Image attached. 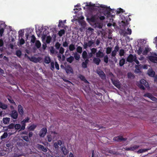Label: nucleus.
I'll return each mask as SVG.
<instances>
[{"label":"nucleus","instance_id":"obj_1","mask_svg":"<svg viewBox=\"0 0 157 157\" xmlns=\"http://www.w3.org/2000/svg\"><path fill=\"white\" fill-rule=\"evenodd\" d=\"M100 7L104 9H106L105 10H104L103 13L104 15L106 16L107 17H110L111 12H112L113 10L110 8L109 7L107 8L106 6L105 5H101L100 6Z\"/></svg>","mask_w":157,"mask_h":157},{"label":"nucleus","instance_id":"obj_2","mask_svg":"<svg viewBox=\"0 0 157 157\" xmlns=\"http://www.w3.org/2000/svg\"><path fill=\"white\" fill-rule=\"evenodd\" d=\"M143 85L146 87H149V84L148 82L144 79H142L140 80L138 86L140 89L144 90L145 88Z\"/></svg>","mask_w":157,"mask_h":157},{"label":"nucleus","instance_id":"obj_3","mask_svg":"<svg viewBox=\"0 0 157 157\" xmlns=\"http://www.w3.org/2000/svg\"><path fill=\"white\" fill-rule=\"evenodd\" d=\"M110 79L113 84L118 89H120L121 87V84L120 81L118 79H114L111 78Z\"/></svg>","mask_w":157,"mask_h":157},{"label":"nucleus","instance_id":"obj_4","mask_svg":"<svg viewBox=\"0 0 157 157\" xmlns=\"http://www.w3.org/2000/svg\"><path fill=\"white\" fill-rule=\"evenodd\" d=\"M65 70L66 73L68 74H74V71L70 65H67L65 66Z\"/></svg>","mask_w":157,"mask_h":157},{"label":"nucleus","instance_id":"obj_5","mask_svg":"<svg viewBox=\"0 0 157 157\" xmlns=\"http://www.w3.org/2000/svg\"><path fill=\"white\" fill-rule=\"evenodd\" d=\"M98 17H99L97 15H92L90 17L88 18L87 19L91 22L95 23L97 22Z\"/></svg>","mask_w":157,"mask_h":157},{"label":"nucleus","instance_id":"obj_6","mask_svg":"<svg viewBox=\"0 0 157 157\" xmlns=\"http://www.w3.org/2000/svg\"><path fill=\"white\" fill-rule=\"evenodd\" d=\"M121 18L123 21H122V22L123 23L124 25L125 26L128 25L129 23L128 22L130 21L131 19L129 17V16H128V17H121Z\"/></svg>","mask_w":157,"mask_h":157},{"label":"nucleus","instance_id":"obj_7","mask_svg":"<svg viewBox=\"0 0 157 157\" xmlns=\"http://www.w3.org/2000/svg\"><path fill=\"white\" fill-rule=\"evenodd\" d=\"M47 131V129L46 128H42L40 130L39 135L41 137H44L45 136Z\"/></svg>","mask_w":157,"mask_h":157},{"label":"nucleus","instance_id":"obj_8","mask_svg":"<svg viewBox=\"0 0 157 157\" xmlns=\"http://www.w3.org/2000/svg\"><path fill=\"white\" fill-rule=\"evenodd\" d=\"M11 117L14 119H17L18 116V114L17 111L16 110H13L11 111L10 113Z\"/></svg>","mask_w":157,"mask_h":157},{"label":"nucleus","instance_id":"obj_9","mask_svg":"<svg viewBox=\"0 0 157 157\" xmlns=\"http://www.w3.org/2000/svg\"><path fill=\"white\" fill-rule=\"evenodd\" d=\"M113 140L115 141L121 142L123 141H125L126 140V138H124L121 136H118L114 137Z\"/></svg>","mask_w":157,"mask_h":157},{"label":"nucleus","instance_id":"obj_10","mask_svg":"<svg viewBox=\"0 0 157 157\" xmlns=\"http://www.w3.org/2000/svg\"><path fill=\"white\" fill-rule=\"evenodd\" d=\"M18 111L20 115L22 117L24 114V111L23 107L21 105H19L17 106Z\"/></svg>","mask_w":157,"mask_h":157},{"label":"nucleus","instance_id":"obj_11","mask_svg":"<svg viewBox=\"0 0 157 157\" xmlns=\"http://www.w3.org/2000/svg\"><path fill=\"white\" fill-rule=\"evenodd\" d=\"M135 56H134L132 54H130L127 58L126 61L129 63H132L134 61Z\"/></svg>","mask_w":157,"mask_h":157},{"label":"nucleus","instance_id":"obj_12","mask_svg":"<svg viewBox=\"0 0 157 157\" xmlns=\"http://www.w3.org/2000/svg\"><path fill=\"white\" fill-rule=\"evenodd\" d=\"M105 55L103 52L101 50H100L96 53V57L99 58H101L104 57Z\"/></svg>","mask_w":157,"mask_h":157},{"label":"nucleus","instance_id":"obj_13","mask_svg":"<svg viewBox=\"0 0 157 157\" xmlns=\"http://www.w3.org/2000/svg\"><path fill=\"white\" fill-rule=\"evenodd\" d=\"M36 147L38 149L40 150L43 152H46L47 151V148L42 145L37 144Z\"/></svg>","mask_w":157,"mask_h":157},{"label":"nucleus","instance_id":"obj_14","mask_svg":"<svg viewBox=\"0 0 157 157\" xmlns=\"http://www.w3.org/2000/svg\"><path fill=\"white\" fill-rule=\"evenodd\" d=\"M97 73L102 79L105 78L106 76L104 73L102 71H97Z\"/></svg>","mask_w":157,"mask_h":157},{"label":"nucleus","instance_id":"obj_15","mask_svg":"<svg viewBox=\"0 0 157 157\" xmlns=\"http://www.w3.org/2000/svg\"><path fill=\"white\" fill-rule=\"evenodd\" d=\"M60 149L62 153L64 155H66L68 153V150L65 146H61Z\"/></svg>","mask_w":157,"mask_h":157},{"label":"nucleus","instance_id":"obj_16","mask_svg":"<svg viewBox=\"0 0 157 157\" xmlns=\"http://www.w3.org/2000/svg\"><path fill=\"white\" fill-rule=\"evenodd\" d=\"M139 147V145H135L132 147L127 148L126 149L127 151H133L137 149Z\"/></svg>","mask_w":157,"mask_h":157},{"label":"nucleus","instance_id":"obj_17","mask_svg":"<svg viewBox=\"0 0 157 157\" xmlns=\"http://www.w3.org/2000/svg\"><path fill=\"white\" fill-rule=\"evenodd\" d=\"M101 60L99 58H94L93 59V62L97 65H99Z\"/></svg>","mask_w":157,"mask_h":157},{"label":"nucleus","instance_id":"obj_18","mask_svg":"<svg viewBox=\"0 0 157 157\" xmlns=\"http://www.w3.org/2000/svg\"><path fill=\"white\" fill-rule=\"evenodd\" d=\"M37 127V125L34 124H32L31 125L28 127V130L29 131H33Z\"/></svg>","mask_w":157,"mask_h":157},{"label":"nucleus","instance_id":"obj_19","mask_svg":"<svg viewBox=\"0 0 157 157\" xmlns=\"http://www.w3.org/2000/svg\"><path fill=\"white\" fill-rule=\"evenodd\" d=\"M41 59V58L40 57H38L36 58L34 57H33L31 58V60L34 63H37L39 62Z\"/></svg>","mask_w":157,"mask_h":157},{"label":"nucleus","instance_id":"obj_20","mask_svg":"<svg viewBox=\"0 0 157 157\" xmlns=\"http://www.w3.org/2000/svg\"><path fill=\"white\" fill-rule=\"evenodd\" d=\"M149 59L152 62L157 63V57L151 56H149Z\"/></svg>","mask_w":157,"mask_h":157},{"label":"nucleus","instance_id":"obj_21","mask_svg":"<svg viewBox=\"0 0 157 157\" xmlns=\"http://www.w3.org/2000/svg\"><path fill=\"white\" fill-rule=\"evenodd\" d=\"M78 22L83 29H84L86 25V22L83 20H78Z\"/></svg>","mask_w":157,"mask_h":157},{"label":"nucleus","instance_id":"obj_22","mask_svg":"<svg viewBox=\"0 0 157 157\" xmlns=\"http://www.w3.org/2000/svg\"><path fill=\"white\" fill-rule=\"evenodd\" d=\"M148 74L150 77H154L155 75V72L152 70H149L148 71Z\"/></svg>","mask_w":157,"mask_h":157},{"label":"nucleus","instance_id":"obj_23","mask_svg":"<svg viewBox=\"0 0 157 157\" xmlns=\"http://www.w3.org/2000/svg\"><path fill=\"white\" fill-rule=\"evenodd\" d=\"M79 78L82 81H83L84 82L88 83H89V82L86 79L85 77L82 75H80L79 76Z\"/></svg>","mask_w":157,"mask_h":157},{"label":"nucleus","instance_id":"obj_24","mask_svg":"<svg viewBox=\"0 0 157 157\" xmlns=\"http://www.w3.org/2000/svg\"><path fill=\"white\" fill-rule=\"evenodd\" d=\"M74 57L76 60H79L80 58V55L77 52H75L74 54Z\"/></svg>","mask_w":157,"mask_h":157},{"label":"nucleus","instance_id":"obj_25","mask_svg":"<svg viewBox=\"0 0 157 157\" xmlns=\"http://www.w3.org/2000/svg\"><path fill=\"white\" fill-rule=\"evenodd\" d=\"M125 63V59L123 58H122L119 60V65L121 67H122L124 65Z\"/></svg>","mask_w":157,"mask_h":157},{"label":"nucleus","instance_id":"obj_26","mask_svg":"<svg viewBox=\"0 0 157 157\" xmlns=\"http://www.w3.org/2000/svg\"><path fill=\"white\" fill-rule=\"evenodd\" d=\"M10 119L8 117H4L3 118V123L5 124H7L9 123L10 121Z\"/></svg>","mask_w":157,"mask_h":157},{"label":"nucleus","instance_id":"obj_27","mask_svg":"<svg viewBox=\"0 0 157 157\" xmlns=\"http://www.w3.org/2000/svg\"><path fill=\"white\" fill-rule=\"evenodd\" d=\"M44 62L46 64H49L51 62V59L48 56H45L44 59Z\"/></svg>","mask_w":157,"mask_h":157},{"label":"nucleus","instance_id":"obj_28","mask_svg":"<svg viewBox=\"0 0 157 157\" xmlns=\"http://www.w3.org/2000/svg\"><path fill=\"white\" fill-rule=\"evenodd\" d=\"M74 57L72 56H70L67 59V61L70 63H71L74 60Z\"/></svg>","mask_w":157,"mask_h":157},{"label":"nucleus","instance_id":"obj_29","mask_svg":"<svg viewBox=\"0 0 157 157\" xmlns=\"http://www.w3.org/2000/svg\"><path fill=\"white\" fill-rule=\"evenodd\" d=\"M27 30V33L25 35V36L27 39L28 38L29 34H32L33 32V31L30 29H28Z\"/></svg>","mask_w":157,"mask_h":157},{"label":"nucleus","instance_id":"obj_30","mask_svg":"<svg viewBox=\"0 0 157 157\" xmlns=\"http://www.w3.org/2000/svg\"><path fill=\"white\" fill-rule=\"evenodd\" d=\"M7 108V105L2 102H0V108L2 109H6Z\"/></svg>","mask_w":157,"mask_h":157},{"label":"nucleus","instance_id":"obj_31","mask_svg":"<svg viewBox=\"0 0 157 157\" xmlns=\"http://www.w3.org/2000/svg\"><path fill=\"white\" fill-rule=\"evenodd\" d=\"M35 46L37 48H40L41 46V43L39 40H37L35 42Z\"/></svg>","mask_w":157,"mask_h":157},{"label":"nucleus","instance_id":"obj_32","mask_svg":"<svg viewBox=\"0 0 157 157\" xmlns=\"http://www.w3.org/2000/svg\"><path fill=\"white\" fill-rule=\"evenodd\" d=\"M112 47H108L106 48V53L107 54H110L112 51Z\"/></svg>","mask_w":157,"mask_h":157},{"label":"nucleus","instance_id":"obj_33","mask_svg":"<svg viewBox=\"0 0 157 157\" xmlns=\"http://www.w3.org/2000/svg\"><path fill=\"white\" fill-rule=\"evenodd\" d=\"M82 56V58L84 59L87 58H89L87 57V52L85 51L83 52Z\"/></svg>","mask_w":157,"mask_h":157},{"label":"nucleus","instance_id":"obj_34","mask_svg":"<svg viewBox=\"0 0 157 157\" xmlns=\"http://www.w3.org/2000/svg\"><path fill=\"white\" fill-rule=\"evenodd\" d=\"M76 51L78 53H81L82 51V48L80 46H78L76 48Z\"/></svg>","mask_w":157,"mask_h":157},{"label":"nucleus","instance_id":"obj_35","mask_svg":"<svg viewBox=\"0 0 157 157\" xmlns=\"http://www.w3.org/2000/svg\"><path fill=\"white\" fill-rule=\"evenodd\" d=\"M65 31L64 29H63L60 30L58 32V35L60 37L62 36L63 35L65 34Z\"/></svg>","mask_w":157,"mask_h":157},{"label":"nucleus","instance_id":"obj_36","mask_svg":"<svg viewBox=\"0 0 157 157\" xmlns=\"http://www.w3.org/2000/svg\"><path fill=\"white\" fill-rule=\"evenodd\" d=\"M24 30L21 29L18 32L19 37H23L24 35Z\"/></svg>","mask_w":157,"mask_h":157},{"label":"nucleus","instance_id":"obj_37","mask_svg":"<svg viewBox=\"0 0 157 157\" xmlns=\"http://www.w3.org/2000/svg\"><path fill=\"white\" fill-rule=\"evenodd\" d=\"M75 47L74 44H71L69 46V49L70 51H73L75 49Z\"/></svg>","mask_w":157,"mask_h":157},{"label":"nucleus","instance_id":"obj_38","mask_svg":"<svg viewBox=\"0 0 157 157\" xmlns=\"http://www.w3.org/2000/svg\"><path fill=\"white\" fill-rule=\"evenodd\" d=\"M116 12L117 14H119L121 13H123L124 12V10L121 8H119L116 11Z\"/></svg>","mask_w":157,"mask_h":157},{"label":"nucleus","instance_id":"obj_39","mask_svg":"<svg viewBox=\"0 0 157 157\" xmlns=\"http://www.w3.org/2000/svg\"><path fill=\"white\" fill-rule=\"evenodd\" d=\"M125 53L124 50L123 49H121L119 51V55L120 56H122L124 55Z\"/></svg>","mask_w":157,"mask_h":157},{"label":"nucleus","instance_id":"obj_40","mask_svg":"<svg viewBox=\"0 0 157 157\" xmlns=\"http://www.w3.org/2000/svg\"><path fill=\"white\" fill-rule=\"evenodd\" d=\"M8 136V134L6 132H5L1 136V138L2 140L5 139Z\"/></svg>","mask_w":157,"mask_h":157},{"label":"nucleus","instance_id":"obj_41","mask_svg":"<svg viewBox=\"0 0 157 157\" xmlns=\"http://www.w3.org/2000/svg\"><path fill=\"white\" fill-rule=\"evenodd\" d=\"M36 38L35 36L33 35H32L31 37V42L33 44L34 43L36 42Z\"/></svg>","mask_w":157,"mask_h":157},{"label":"nucleus","instance_id":"obj_42","mask_svg":"<svg viewBox=\"0 0 157 157\" xmlns=\"http://www.w3.org/2000/svg\"><path fill=\"white\" fill-rule=\"evenodd\" d=\"M152 95L150 93H147L146 94H145L144 95V97H147L149 98H150V99L152 97Z\"/></svg>","mask_w":157,"mask_h":157},{"label":"nucleus","instance_id":"obj_43","mask_svg":"<svg viewBox=\"0 0 157 157\" xmlns=\"http://www.w3.org/2000/svg\"><path fill=\"white\" fill-rule=\"evenodd\" d=\"M103 57L104 62L106 63H108V56L107 55L105 56L104 55Z\"/></svg>","mask_w":157,"mask_h":157},{"label":"nucleus","instance_id":"obj_44","mask_svg":"<svg viewBox=\"0 0 157 157\" xmlns=\"http://www.w3.org/2000/svg\"><path fill=\"white\" fill-rule=\"evenodd\" d=\"M15 129L17 130H18L19 129L21 128V125L19 124H16L15 125L14 124V127Z\"/></svg>","mask_w":157,"mask_h":157},{"label":"nucleus","instance_id":"obj_45","mask_svg":"<svg viewBox=\"0 0 157 157\" xmlns=\"http://www.w3.org/2000/svg\"><path fill=\"white\" fill-rule=\"evenodd\" d=\"M21 54V52L20 50H18L16 51V54L18 57H20Z\"/></svg>","mask_w":157,"mask_h":157},{"label":"nucleus","instance_id":"obj_46","mask_svg":"<svg viewBox=\"0 0 157 157\" xmlns=\"http://www.w3.org/2000/svg\"><path fill=\"white\" fill-rule=\"evenodd\" d=\"M94 42L93 40H90L87 43L89 47H90L94 44Z\"/></svg>","mask_w":157,"mask_h":157},{"label":"nucleus","instance_id":"obj_47","mask_svg":"<svg viewBox=\"0 0 157 157\" xmlns=\"http://www.w3.org/2000/svg\"><path fill=\"white\" fill-rule=\"evenodd\" d=\"M91 52L93 54H95L97 52V49L95 48H93L90 49Z\"/></svg>","mask_w":157,"mask_h":157},{"label":"nucleus","instance_id":"obj_48","mask_svg":"<svg viewBox=\"0 0 157 157\" xmlns=\"http://www.w3.org/2000/svg\"><path fill=\"white\" fill-rule=\"evenodd\" d=\"M60 44L57 42L55 44V47L58 50L60 48Z\"/></svg>","mask_w":157,"mask_h":157},{"label":"nucleus","instance_id":"obj_49","mask_svg":"<svg viewBox=\"0 0 157 157\" xmlns=\"http://www.w3.org/2000/svg\"><path fill=\"white\" fill-rule=\"evenodd\" d=\"M149 48H146L144 50L143 52V54L144 55H147V53L149 52Z\"/></svg>","mask_w":157,"mask_h":157},{"label":"nucleus","instance_id":"obj_50","mask_svg":"<svg viewBox=\"0 0 157 157\" xmlns=\"http://www.w3.org/2000/svg\"><path fill=\"white\" fill-rule=\"evenodd\" d=\"M22 138L23 140L27 142H28L29 141V137L27 136H24L22 137Z\"/></svg>","mask_w":157,"mask_h":157},{"label":"nucleus","instance_id":"obj_51","mask_svg":"<svg viewBox=\"0 0 157 157\" xmlns=\"http://www.w3.org/2000/svg\"><path fill=\"white\" fill-rule=\"evenodd\" d=\"M47 139L48 140V141L50 142L52 140V136L51 135H49L47 136Z\"/></svg>","mask_w":157,"mask_h":157},{"label":"nucleus","instance_id":"obj_52","mask_svg":"<svg viewBox=\"0 0 157 157\" xmlns=\"http://www.w3.org/2000/svg\"><path fill=\"white\" fill-rule=\"evenodd\" d=\"M59 48V53L63 54L64 52V48L62 47H61Z\"/></svg>","mask_w":157,"mask_h":157},{"label":"nucleus","instance_id":"obj_53","mask_svg":"<svg viewBox=\"0 0 157 157\" xmlns=\"http://www.w3.org/2000/svg\"><path fill=\"white\" fill-rule=\"evenodd\" d=\"M14 124L13 123H11L8 126L9 129H11L14 128Z\"/></svg>","mask_w":157,"mask_h":157},{"label":"nucleus","instance_id":"obj_54","mask_svg":"<svg viewBox=\"0 0 157 157\" xmlns=\"http://www.w3.org/2000/svg\"><path fill=\"white\" fill-rule=\"evenodd\" d=\"M51 69L53 71L54 69V62H52L51 63Z\"/></svg>","mask_w":157,"mask_h":157},{"label":"nucleus","instance_id":"obj_55","mask_svg":"<svg viewBox=\"0 0 157 157\" xmlns=\"http://www.w3.org/2000/svg\"><path fill=\"white\" fill-rule=\"evenodd\" d=\"M25 43V41L24 40L21 38L19 41V44L20 45H22L23 44Z\"/></svg>","mask_w":157,"mask_h":157},{"label":"nucleus","instance_id":"obj_56","mask_svg":"<svg viewBox=\"0 0 157 157\" xmlns=\"http://www.w3.org/2000/svg\"><path fill=\"white\" fill-rule=\"evenodd\" d=\"M6 146L7 147V149H11L12 146L10 143H8L6 144Z\"/></svg>","mask_w":157,"mask_h":157},{"label":"nucleus","instance_id":"obj_57","mask_svg":"<svg viewBox=\"0 0 157 157\" xmlns=\"http://www.w3.org/2000/svg\"><path fill=\"white\" fill-rule=\"evenodd\" d=\"M29 120H30L29 118L28 117H26L23 120V122H25V123H28V122H29Z\"/></svg>","mask_w":157,"mask_h":157},{"label":"nucleus","instance_id":"obj_58","mask_svg":"<svg viewBox=\"0 0 157 157\" xmlns=\"http://www.w3.org/2000/svg\"><path fill=\"white\" fill-rule=\"evenodd\" d=\"M117 53V52L113 50L112 52L111 56L112 57H115V56L116 55Z\"/></svg>","mask_w":157,"mask_h":157},{"label":"nucleus","instance_id":"obj_59","mask_svg":"<svg viewBox=\"0 0 157 157\" xmlns=\"http://www.w3.org/2000/svg\"><path fill=\"white\" fill-rule=\"evenodd\" d=\"M86 6H95V4H92L91 3H89V4L86 3Z\"/></svg>","mask_w":157,"mask_h":157},{"label":"nucleus","instance_id":"obj_60","mask_svg":"<svg viewBox=\"0 0 157 157\" xmlns=\"http://www.w3.org/2000/svg\"><path fill=\"white\" fill-rule=\"evenodd\" d=\"M132 33V30L131 29L128 28L127 29V32H126V33L127 34L130 35Z\"/></svg>","mask_w":157,"mask_h":157},{"label":"nucleus","instance_id":"obj_61","mask_svg":"<svg viewBox=\"0 0 157 157\" xmlns=\"http://www.w3.org/2000/svg\"><path fill=\"white\" fill-rule=\"evenodd\" d=\"M148 149H140L139 150V151H138V152L140 153H143V152H145L146 151H147L148 150Z\"/></svg>","mask_w":157,"mask_h":157},{"label":"nucleus","instance_id":"obj_62","mask_svg":"<svg viewBox=\"0 0 157 157\" xmlns=\"http://www.w3.org/2000/svg\"><path fill=\"white\" fill-rule=\"evenodd\" d=\"M4 29L3 28L0 29V35L1 36H2L4 32Z\"/></svg>","mask_w":157,"mask_h":157},{"label":"nucleus","instance_id":"obj_63","mask_svg":"<svg viewBox=\"0 0 157 157\" xmlns=\"http://www.w3.org/2000/svg\"><path fill=\"white\" fill-rule=\"evenodd\" d=\"M58 144L57 142H55L54 144V146L56 149H58L59 146H58Z\"/></svg>","mask_w":157,"mask_h":157},{"label":"nucleus","instance_id":"obj_64","mask_svg":"<svg viewBox=\"0 0 157 157\" xmlns=\"http://www.w3.org/2000/svg\"><path fill=\"white\" fill-rule=\"evenodd\" d=\"M51 38L50 36H48L46 39V42L47 43H49L50 42Z\"/></svg>","mask_w":157,"mask_h":157}]
</instances>
